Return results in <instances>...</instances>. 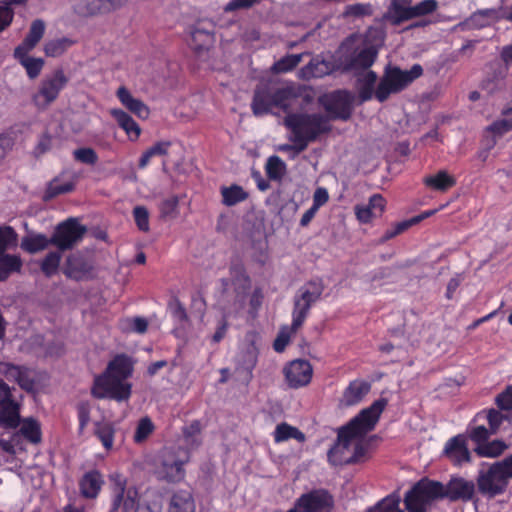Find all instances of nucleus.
<instances>
[{"label": "nucleus", "mask_w": 512, "mask_h": 512, "mask_svg": "<svg viewBox=\"0 0 512 512\" xmlns=\"http://www.w3.org/2000/svg\"><path fill=\"white\" fill-rule=\"evenodd\" d=\"M288 439H296L300 442L305 440L304 434L299 431L296 427L290 426L286 423L277 425L274 431L275 442H283Z\"/></svg>", "instance_id": "c03bdc74"}, {"label": "nucleus", "mask_w": 512, "mask_h": 512, "mask_svg": "<svg viewBox=\"0 0 512 512\" xmlns=\"http://www.w3.org/2000/svg\"><path fill=\"white\" fill-rule=\"evenodd\" d=\"M505 420H507V416L495 409L481 411L474 418V422H487L490 430L494 434L499 430Z\"/></svg>", "instance_id": "58836bf2"}, {"label": "nucleus", "mask_w": 512, "mask_h": 512, "mask_svg": "<svg viewBox=\"0 0 512 512\" xmlns=\"http://www.w3.org/2000/svg\"><path fill=\"white\" fill-rule=\"evenodd\" d=\"M500 20H504V7L479 10L471 15L469 23L475 28H482Z\"/></svg>", "instance_id": "cd10ccee"}, {"label": "nucleus", "mask_w": 512, "mask_h": 512, "mask_svg": "<svg viewBox=\"0 0 512 512\" xmlns=\"http://www.w3.org/2000/svg\"><path fill=\"white\" fill-rule=\"evenodd\" d=\"M399 504V495L391 494L381 500L375 507L371 508L369 512H403L399 508Z\"/></svg>", "instance_id": "3c124183"}, {"label": "nucleus", "mask_w": 512, "mask_h": 512, "mask_svg": "<svg viewBox=\"0 0 512 512\" xmlns=\"http://www.w3.org/2000/svg\"><path fill=\"white\" fill-rule=\"evenodd\" d=\"M312 374V366L307 360H294L284 368L287 384L295 389L308 385Z\"/></svg>", "instance_id": "a211bd4d"}, {"label": "nucleus", "mask_w": 512, "mask_h": 512, "mask_svg": "<svg viewBox=\"0 0 512 512\" xmlns=\"http://www.w3.org/2000/svg\"><path fill=\"white\" fill-rule=\"evenodd\" d=\"M475 425L469 427L468 435L477 445L483 444L493 434L490 428L486 427L484 422H474Z\"/></svg>", "instance_id": "603ef678"}, {"label": "nucleus", "mask_w": 512, "mask_h": 512, "mask_svg": "<svg viewBox=\"0 0 512 512\" xmlns=\"http://www.w3.org/2000/svg\"><path fill=\"white\" fill-rule=\"evenodd\" d=\"M222 202L226 206H233L244 201L248 194L238 185L221 188Z\"/></svg>", "instance_id": "79ce46f5"}, {"label": "nucleus", "mask_w": 512, "mask_h": 512, "mask_svg": "<svg viewBox=\"0 0 512 512\" xmlns=\"http://www.w3.org/2000/svg\"><path fill=\"white\" fill-rule=\"evenodd\" d=\"M354 96L346 90L331 93L326 98V108L335 117L347 119L350 116Z\"/></svg>", "instance_id": "6ab92c4d"}, {"label": "nucleus", "mask_w": 512, "mask_h": 512, "mask_svg": "<svg viewBox=\"0 0 512 512\" xmlns=\"http://www.w3.org/2000/svg\"><path fill=\"white\" fill-rule=\"evenodd\" d=\"M507 449L505 442L494 440L492 442H484L475 448V452L481 457L495 458L500 456Z\"/></svg>", "instance_id": "37998d69"}, {"label": "nucleus", "mask_w": 512, "mask_h": 512, "mask_svg": "<svg viewBox=\"0 0 512 512\" xmlns=\"http://www.w3.org/2000/svg\"><path fill=\"white\" fill-rule=\"evenodd\" d=\"M116 96L121 104L137 117L141 119L149 117L150 110L147 105L142 100L135 98L126 87H119Z\"/></svg>", "instance_id": "b1692460"}, {"label": "nucleus", "mask_w": 512, "mask_h": 512, "mask_svg": "<svg viewBox=\"0 0 512 512\" xmlns=\"http://www.w3.org/2000/svg\"><path fill=\"white\" fill-rule=\"evenodd\" d=\"M444 454L456 465H462L471 461V453L468 450L466 438L457 435L449 439L444 447Z\"/></svg>", "instance_id": "4be33fe9"}, {"label": "nucleus", "mask_w": 512, "mask_h": 512, "mask_svg": "<svg viewBox=\"0 0 512 512\" xmlns=\"http://www.w3.org/2000/svg\"><path fill=\"white\" fill-rule=\"evenodd\" d=\"M22 265L20 256L0 253V281L6 280L12 273L20 272Z\"/></svg>", "instance_id": "72a5a7b5"}, {"label": "nucleus", "mask_w": 512, "mask_h": 512, "mask_svg": "<svg viewBox=\"0 0 512 512\" xmlns=\"http://www.w3.org/2000/svg\"><path fill=\"white\" fill-rule=\"evenodd\" d=\"M476 487L472 480L451 478L443 485L437 481L421 480L405 496L408 512H427L430 503L437 498L468 502L473 499Z\"/></svg>", "instance_id": "f03ea898"}, {"label": "nucleus", "mask_w": 512, "mask_h": 512, "mask_svg": "<svg viewBox=\"0 0 512 512\" xmlns=\"http://www.w3.org/2000/svg\"><path fill=\"white\" fill-rule=\"evenodd\" d=\"M0 370L7 380L16 382L21 389L34 391L36 376L33 370L12 364H3Z\"/></svg>", "instance_id": "aec40b11"}, {"label": "nucleus", "mask_w": 512, "mask_h": 512, "mask_svg": "<svg viewBox=\"0 0 512 512\" xmlns=\"http://www.w3.org/2000/svg\"><path fill=\"white\" fill-rule=\"evenodd\" d=\"M112 491V502L109 512H135L138 505V491L133 486H127V479L115 472L109 476Z\"/></svg>", "instance_id": "1a4fd4ad"}, {"label": "nucleus", "mask_w": 512, "mask_h": 512, "mask_svg": "<svg viewBox=\"0 0 512 512\" xmlns=\"http://www.w3.org/2000/svg\"><path fill=\"white\" fill-rule=\"evenodd\" d=\"M86 228L75 219H68L60 223L53 235L52 245L59 250H67L76 245L84 236Z\"/></svg>", "instance_id": "2eb2a0df"}, {"label": "nucleus", "mask_w": 512, "mask_h": 512, "mask_svg": "<svg viewBox=\"0 0 512 512\" xmlns=\"http://www.w3.org/2000/svg\"><path fill=\"white\" fill-rule=\"evenodd\" d=\"M251 107L256 116L269 113L274 107L273 91L267 85L259 86L255 90Z\"/></svg>", "instance_id": "bb28decb"}, {"label": "nucleus", "mask_w": 512, "mask_h": 512, "mask_svg": "<svg viewBox=\"0 0 512 512\" xmlns=\"http://www.w3.org/2000/svg\"><path fill=\"white\" fill-rule=\"evenodd\" d=\"M378 50L363 35L348 37L336 51V67L342 72H358L370 68Z\"/></svg>", "instance_id": "20e7f679"}, {"label": "nucleus", "mask_w": 512, "mask_h": 512, "mask_svg": "<svg viewBox=\"0 0 512 512\" xmlns=\"http://www.w3.org/2000/svg\"><path fill=\"white\" fill-rule=\"evenodd\" d=\"M301 57L302 56L300 54H293L283 57L273 64L272 70L275 73L289 72L301 62Z\"/></svg>", "instance_id": "4d7b16f0"}, {"label": "nucleus", "mask_w": 512, "mask_h": 512, "mask_svg": "<svg viewBox=\"0 0 512 512\" xmlns=\"http://www.w3.org/2000/svg\"><path fill=\"white\" fill-rule=\"evenodd\" d=\"M423 182L427 187L438 191H446L456 183L454 177L444 170L438 171L434 175L426 176Z\"/></svg>", "instance_id": "c9c22d12"}, {"label": "nucleus", "mask_w": 512, "mask_h": 512, "mask_svg": "<svg viewBox=\"0 0 512 512\" xmlns=\"http://www.w3.org/2000/svg\"><path fill=\"white\" fill-rule=\"evenodd\" d=\"M67 83L68 78L61 69L46 75L40 82L37 92L32 97L33 103L39 109H46L58 98Z\"/></svg>", "instance_id": "f8f14e48"}, {"label": "nucleus", "mask_w": 512, "mask_h": 512, "mask_svg": "<svg viewBox=\"0 0 512 512\" xmlns=\"http://www.w3.org/2000/svg\"><path fill=\"white\" fill-rule=\"evenodd\" d=\"M29 52L30 51H23V52L18 53L17 50H15L14 56H15V58L18 59V61L21 63V65L26 69L28 76L31 79H34L40 74V72L44 66V61L41 58L29 57L28 56Z\"/></svg>", "instance_id": "e433bc0d"}, {"label": "nucleus", "mask_w": 512, "mask_h": 512, "mask_svg": "<svg viewBox=\"0 0 512 512\" xmlns=\"http://www.w3.org/2000/svg\"><path fill=\"white\" fill-rule=\"evenodd\" d=\"M189 456L186 450L165 449L161 452L155 468L158 478L168 482L181 481L185 476L184 464L188 462Z\"/></svg>", "instance_id": "9d476101"}, {"label": "nucleus", "mask_w": 512, "mask_h": 512, "mask_svg": "<svg viewBox=\"0 0 512 512\" xmlns=\"http://www.w3.org/2000/svg\"><path fill=\"white\" fill-rule=\"evenodd\" d=\"M386 201L380 194H374L367 203L357 204L354 208L357 220L367 224L384 213Z\"/></svg>", "instance_id": "412c9836"}, {"label": "nucleus", "mask_w": 512, "mask_h": 512, "mask_svg": "<svg viewBox=\"0 0 512 512\" xmlns=\"http://www.w3.org/2000/svg\"><path fill=\"white\" fill-rule=\"evenodd\" d=\"M499 137L487 132V128L484 129L483 134V148L478 152L477 157L485 162L488 158L489 152L495 147L497 144Z\"/></svg>", "instance_id": "0e129e2a"}, {"label": "nucleus", "mask_w": 512, "mask_h": 512, "mask_svg": "<svg viewBox=\"0 0 512 512\" xmlns=\"http://www.w3.org/2000/svg\"><path fill=\"white\" fill-rule=\"evenodd\" d=\"M386 405L385 399L376 400L340 429L337 443L328 452L333 465L356 462L365 454L363 438L374 429Z\"/></svg>", "instance_id": "f257e3e1"}, {"label": "nucleus", "mask_w": 512, "mask_h": 512, "mask_svg": "<svg viewBox=\"0 0 512 512\" xmlns=\"http://www.w3.org/2000/svg\"><path fill=\"white\" fill-rule=\"evenodd\" d=\"M19 423V404L12 399L11 388L5 382H0V425L15 428Z\"/></svg>", "instance_id": "f3484780"}, {"label": "nucleus", "mask_w": 512, "mask_h": 512, "mask_svg": "<svg viewBox=\"0 0 512 512\" xmlns=\"http://www.w3.org/2000/svg\"><path fill=\"white\" fill-rule=\"evenodd\" d=\"M423 73L419 64H414L410 70H402L398 67H388L381 79L375 96L380 101H385L391 94L398 93L410 85Z\"/></svg>", "instance_id": "423d86ee"}, {"label": "nucleus", "mask_w": 512, "mask_h": 512, "mask_svg": "<svg viewBox=\"0 0 512 512\" xmlns=\"http://www.w3.org/2000/svg\"><path fill=\"white\" fill-rule=\"evenodd\" d=\"M62 255L59 251L50 252L41 263V270L46 276L54 275L59 268Z\"/></svg>", "instance_id": "864d4df0"}, {"label": "nucleus", "mask_w": 512, "mask_h": 512, "mask_svg": "<svg viewBox=\"0 0 512 512\" xmlns=\"http://www.w3.org/2000/svg\"><path fill=\"white\" fill-rule=\"evenodd\" d=\"M95 435L101 441L106 450H110L114 444V426L109 422H97L95 424Z\"/></svg>", "instance_id": "a19ab883"}, {"label": "nucleus", "mask_w": 512, "mask_h": 512, "mask_svg": "<svg viewBox=\"0 0 512 512\" xmlns=\"http://www.w3.org/2000/svg\"><path fill=\"white\" fill-rule=\"evenodd\" d=\"M133 216L139 230L149 231V212L144 206H136L133 209Z\"/></svg>", "instance_id": "774afa93"}, {"label": "nucleus", "mask_w": 512, "mask_h": 512, "mask_svg": "<svg viewBox=\"0 0 512 512\" xmlns=\"http://www.w3.org/2000/svg\"><path fill=\"white\" fill-rule=\"evenodd\" d=\"M298 329L299 328L293 327V322L291 323L290 327L285 326V327L281 328V330L279 331V333L274 341V344H273L275 351L283 352L285 350L286 346L288 345V343L290 342L291 336Z\"/></svg>", "instance_id": "13d9d810"}, {"label": "nucleus", "mask_w": 512, "mask_h": 512, "mask_svg": "<svg viewBox=\"0 0 512 512\" xmlns=\"http://www.w3.org/2000/svg\"><path fill=\"white\" fill-rule=\"evenodd\" d=\"M109 113L131 141H136L140 137V126L127 112L119 108H112Z\"/></svg>", "instance_id": "a878e982"}, {"label": "nucleus", "mask_w": 512, "mask_h": 512, "mask_svg": "<svg viewBox=\"0 0 512 512\" xmlns=\"http://www.w3.org/2000/svg\"><path fill=\"white\" fill-rule=\"evenodd\" d=\"M200 424L197 421L192 422L189 426L184 429L185 442L191 448H194L200 444Z\"/></svg>", "instance_id": "69168bd1"}, {"label": "nucleus", "mask_w": 512, "mask_h": 512, "mask_svg": "<svg viewBox=\"0 0 512 512\" xmlns=\"http://www.w3.org/2000/svg\"><path fill=\"white\" fill-rule=\"evenodd\" d=\"M172 317L179 328L185 329L189 325V318L184 306L177 300L170 304Z\"/></svg>", "instance_id": "052dcab7"}, {"label": "nucleus", "mask_w": 512, "mask_h": 512, "mask_svg": "<svg viewBox=\"0 0 512 512\" xmlns=\"http://www.w3.org/2000/svg\"><path fill=\"white\" fill-rule=\"evenodd\" d=\"M17 244V233L10 226H0V253H6V251L16 246Z\"/></svg>", "instance_id": "6e6d98bb"}, {"label": "nucleus", "mask_w": 512, "mask_h": 512, "mask_svg": "<svg viewBox=\"0 0 512 512\" xmlns=\"http://www.w3.org/2000/svg\"><path fill=\"white\" fill-rule=\"evenodd\" d=\"M487 132L492 133L499 138L512 130V106L504 109L498 119L493 121L487 127Z\"/></svg>", "instance_id": "f704fd0d"}, {"label": "nucleus", "mask_w": 512, "mask_h": 512, "mask_svg": "<svg viewBox=\"0 0 512 512\" xmlns=\"http://www.w3.org/2000/svg\"><path fill=\"white\" fill-rule=\"evenodd\" d=\"M438 8L436 0H423L412 5V0H391L386 19L393 25L433 13Z\"/></svg>", "instance_id": "6e6552de"}, {"label": "nucleus", "mask_w": 512, "mask_h": 512, "mask_svg": "<svg viewBox=\"0 0 512 512\" xmlns=\"http://www.w3.org/2000/svg\"><path fill=\"white\" fill-rule=\"evenodd\" d=\"M63 273L76 281L89 280L95 275L94 260L91 254L76 252L69 255L63 267Z\"/></svg>", "instance_id": "4468645a"}, {"label": "nucleus", "mask_w": 512, "mask_h": 512, "mask_svg": "<svg viewBox=\"0 0 512 512\" xmlns=\"http://www.w3.org/2000/svg\"><path fill=\"white\" fill-rule=\"evenodd\" d=\"M52 244V237L48 238L41 233L30 232L21 240V248L31 254L45 250Z\"/></svg>", "instance_id": "2f4dec72"}, {"label": "nucleus", "mask_w": 512, "mask_h": 512, "mask_svg": "<svg viewBox=\"0 0 512 512\" xmlns=\"http://www.w3.org/2000/svg\"><path fill=\"white\" fill-rule=\"evenodd\" d=\"M370 385L363 381H353L345 389L342 396V403L346 406H352L359 403L369 392Z\"/></svg>", "instance_id": "c756f323"}, {"label": "nucleus", "mask_w": 512, "mask_h": 512, "mask_svg": "<svg viewBox=\"0 0 512 512\" xmlns=\"http://www.w3.org/2000/svg\"><path fill=\"white\" fill-rule=\"evenodd\" d=\"M103 477L97 470H92L84 474L80 481L81 494L86 498H95L99 494L102 485Z\"/></svg>", "instance_id": "c85d7f7f"}, {"label": "nucleus", "mask_w": 512, "mask_h": 512, "mask_svg": "<svg viewBox=\"0 0 512 512\" xmlns=\"http://www.w3.org/2000/svg\"><path fill=\"white\" fill-rule=\"evenodd\" d=\"M45 32V24L42 20L32 22L30 30L23 42L15 49L18 53L31 51L42 39Z\"/></svg>", "instance_id": "473e14b6"}, {"label": "nucleus", "mask_w": 512, "mask_h": 512, "mask_svg": "<svg viewBox=\"0 0 512 512\" xmlns=\"http://www.w3.org/2000/svg\"><path fill=\"white\" fill-rule=\"evenodd\" d=\"M74 189L72 181L61 182L59 179H54L48 185L44 198L45 200L52 199L60 194L68 193Z\"/></svg>", "instance_id": "49530a36"}, {"label": "nucleus", "mask_w": 512, "mask_h": 512, "mask_svg": "<svg viewBox=\"0 0 512 512\" xmlns=\"http://www.w3.org/2000/svg\"><path fill=\"white\" fill-rule=\"evenodd\" d=\"M333 505V497L323 489L305 493L295 503L299 512H331Z\"/></svg>", "instance_id": "dca6fc26"}, {"label": "nucleus", "mask_w": 512, "mask_h": 512, "mask_svg": "<svg viewBox=\"0 0 512 512\" xmlns=\"http://www.w3.org/2000/svg\"><path fill=\"white\" fill-rule=\"evenodd\" d=\"M71 44L72 42L67 38L50 40L46 42L44 51L48 57H58L62 55Z\"/></svg>", "instance_id": "09e8293b"}, {"label": "nucleus", "mask_w": 512, "mask_h": 512, "mask_svg": "<svg viewBox=\"0 0 512 512\" xmlns=\"http://www.w3.org/2000/svg\"><path fill=\"white\" fill-rule=\"evenodd\" d=\"M332 61L322 60L320 58H313L309 64L299 70V77L302 79L320 78L339 70L336 67V53L332 57Z\"/></svg>", "instance_id": "5701e85b"}, {"label": "nucleus", "mask_w": 512, "mask_h": 512, "mask_svg": "<svg viewBox=\"0 0 512 512\" xmlns=\"http://www.w3.org/2000/svg\"><path fill=\"white\" fill-rule=\"evenodd\" d=\"M286 170L285 163L278 156H271L266 163V173L270 179H281Z\"/></svg>", "instance_id": "5fc2aeb1"}, {"label": "nucleus", "mask_w": 512, "mask_h": 512, "mask_svg": "<svg viewBox=\"0 0 512 512\" xmlns=\"http://www.w3.org/2000/svg\"><path fill=\"white\" fill-rule=\"evenodd\" d=\"M123 5V0H81L77 5V12L82 15H95L114 10Z\"/></svg>", "instance_id": "393cba45"}, {"label": "nucleus", "mask_w": 512, "mask_h": 512, "mask_svg": "<svg viewBox=\"0 0 512 512\" xmlns=\"http://www.w3.org/2000/svg\"><path fill=\"white\" fill-rule=\"evenodd\" d=\"M499 57L503 67L500 68L497 78L504 79L508 74L509 67L512 65V42L499 49Z\"/></svg>", "instance_id": "680f3d73"}, {"label": "nucleus", "mask_w": 512, "mask_h": 512, "mask_svg": "<svg viewBox=\"0 0 512 512\" xmlns=\"http://www.w3.org/2000/svg\"><path fill=\"white\" fill-rule=\"evenodd\" d=\"M131 373V360L123 355L115 357L106 371L95 378L92 388L93 396L99 399L127 400L131 394V385L127 382V378Z\"/></svg>", "instance_id": "7ed1b4c3"}, {"label": "nucleus", "mask_w": 512, "mask_h": 512, "mask_svg": "<svg viewBox=\"0 0 512 512\" xmlns=\"http://www.w3.org/2000/svg\"><path fill=\"white\" fill-rule=\"evenodd\" d=\"M179 199L177 196H171L161 201L159 204L160 216L163 219H174L179 214Z\"/></svg>", "instance_id": "de8ad7c7"}, {"label": "nucleus", "mask_w": 512, "mask_h": 512, "mask_svg": "<svg viewBox=\"0 0 512 512\" xmlns=\"http://www.w3.org/2000/svg\"><path fill=\"white\" fill-rule=\"evenodd\" d=\"M297 94L293 86L286 85L273 91L274 107L280 108L283 111H287Z\"/></svg>", "instance_id": "4c0bfd02"}, {"label": "nucleus", "mask_w": 512, "mask_h": 512, "mask_svg": "<svg viewBox=\"0 0 512 512\" xmlns=\"http://www.w3.org/2000/svg\"><path fill=\"white\" fill-rule=\"evenodd\" d=\"M74 159L89 165H94L98 161L97 153L92 148H79L73 152Z\"/></svg>", "instance_id": "338daca9"}, {"label": "nucleus", "mask_w": 512, "mask_h": 512, "mask_svg": "<svg viewBox=\"0 0 512 512\" xmlns=\"http://www.w3.org/2000/svg\"><path fill=\"white\" fill-rule=\"evenodd\" d=\"M213 42V35L208 31L196 28L191 33V46L196 50L208 48Z\"/></svg>", "instance_id": "8fccbe9b"}, {"label": "nucleus", "mask_w": 512, "mask_h": 512, "mask_svg": "<svg viewBox=\"0 0 512 512\" xmlns=\"http://www.w3.org/2000/svg\"><path fill=\"white\" fill-rule=\"evenodd\" d=\"M260 346L261 336L255 331L247 332L240 342L236 358L237 370L246 373L247 381L252 379L253 370L258 362Z\"/></svg>", "instance_id": "ddd939ff"}, {"label": "nucleus", "mask_w": 512, "mask_h": 512, "mask_svg": "<svg viewBox=\"0 0 512 512\" xmlns=\"http://www.w3.org/2000/svg\"><path fill=\"white\" fill-rule=\"evenodd\" d=\"M512 478V455L485 468V463L477 476V487L481 494L495 497L502 494Z\"/></svg>", "instance_id": "39448f33"}, {"label": "nucleus", "mask_w": 512, "mask_h": 512, "mask_svg": "<svg viewBox=\"0 0 512 512\" xmlns=\"http://www.w3.org/2000/svg\"><path fill=\"white\" fill-rule=\"evenodd\" d=\"M20 433L32 443H38L41 440L40 425L33 419L28 418L23 420Z\"/></svg>", "instance_id": "a18cd8bd"}, {"label": "nucleus", "mask_w": 512, "mask_h": 512, "mask_svg": "<svg viewBox=\"0 0 512 512\" xmlns=\"http://www.w3.org/2000/svg\"><path fill=\"white\" fill-rule=\"evenodd\" d=\"M147 327L148 322L145 318L142 317L127 318L121 322L122 330L127 332L143 334L146 332Z\"/></svg>", "instance_id": "bf43d9fd"}, {"label": "nucleus", "mask_w": 512, "mask_h": 512, "mask_svg": "<svg viewBox=\"0 0 512 512\" xmlns=\"http://www.w3.org/2000/svg\"><path fill=\"white\" fill-rule=\"evenodd\" d=\"M324 291L320 281H310L302 286L294 298L292 312L293 327L300 328L308 316L311 306L316 303Z\"/></svg>", "instance_id": "9b49d317"}, {"label": "nucleus", "mask_w": 512, "mask_h": 512, "mask_svg": "<svg viewBox=\"0 0 512 512\" xmlns=\"http://www.w3.org/2000/svg\"><path fill=\"white\" fill-rule=\"evenodd\" d=\"M154 425L152 421L148 417H144L140 419L138 425L136 427V431L134 434V441L136 443H141L145 441L149 435L153 432Z\"/></svg>", "instance_id": "e2e57ef3"}, {"label": "nucleus", "mask_w": 512, "mask_h": 512, "mask_svg": "<svg viewBox=\"0 0 512 512\" xmlns=\"http://www.w3.org/2000/svg\"><path fill=\"white\" fill-rule=\"evenodd\" d=\"M168 512H195V503L188 490L176 491L170 500Z\"/></svg>", "instance_id": "7c9ffc66"}, {"label": "nucleus", "mask_w": 512, "mask_h": 512, "mask_svg": "<svg viewBox=\"0 0 512 512\" xmlns=\"http://www.w3.org/2000/svg\"><path fill=\"white\" fill-rule=\"evenodd\" d=\"M376 80V73L370 70H365V72L359 77V95L362 101L371 99Z\"/></svg>", "instance_id": "ea45409f"}, {"label": "nucleus", "mask_w": 512, "mask_h": 512, "mask_svg": "<svg viewBox=\"0 0 512 512\" xmlns=\"http://www.w3.org/2000/svg\"><path fill=\"white\" fill-rule=\"evenodd\" d=\"M284 123L291 130V134L306 146L327 130V120L320 114L291 113L285 117Z\"/></svg>", "instance_id": "0eeeda50"}]
</instances>
